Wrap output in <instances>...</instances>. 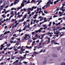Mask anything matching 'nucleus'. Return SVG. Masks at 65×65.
<instances>
[{"instance_id":"obj_1","label":"nucleus","mask_w":65,"mask_h":65,"mask_svg":"<svg viewBox=\"0 0 65 65\" xmlns=\"http://www.w3.org/2000/svg\"><path fill=\"white\" fill-rule=\"evenodd\" d=\"M61 27V26H59L58 27H57L56 29L55 30L56 31V32H58L59 31H61V30H60L61 27Z\"/></svg>"},{"instance_id":"obj_2","label":"nucleus","mask_w":65,"mask_h":65,"mask_svg":"<svg viewBox=\"0 0 65 65\" xmlns=\"http://www.w3.org/2000/svg\"><path fill=\"white\" fill-rule=\"evenodd\" d=\"M51 2L52 1H50V0H49V1L47 3V5L46 6V7H48L50 6V3L52 2Z\"/></svg>"},{"instance_id":"obj_3","label":"nucleus","mask_w":65,"mask_h":65,"mask_svg":"<svg viewBox=\"0 0 65 65\" xmlns=\"http://www.w3.org/2000/svg\"><path fill=\"white\" fill-rule=\"evenodd\" d=\"M64 32H61L60 33V37H62L64 35Z\"/></svg>"},{"instance_id":"obj_4","label":"nucleus","mask_w":65,"mask_h":65,"mask_svg":"<svg viewBox=\"0 0 65 65\" xmlns=\"http://www.w3.org/2000/svg\"><path fill=\"white\" fill-rule=\"evenodd\" d=\"M21 50L22 51V53H25V52H24V51H25V49H23V48H21Z\"/></svg>"},{"instance_id":"obj_5","label":"nucleus","mask_w":65,"mask_h":65,"mask_svg":"<svg viewBox=\"0 0 65 65\" xmlns=\"http://www.w3.org/2000/svg\"><path fill=\"white\" fill-rule=\"evenodd\" d=\"M52 57H57V55H56L55 54H52Z\"/></svg>"},{"instance_id":"obj_6","label":"nucleus","mask_w":65,"mask_h":65,"mask_svg":"<svg viewBox=\"0 0 65 65\" xmlns=\"http://www.w3.org/2000/svg\"><path fill=\"white\" fill-rule=\"evenodd\" d=\"M38 54V53L35 51L33 54V55H37Z\"/></svg>"},{"instance_id":"obj_7","label":"nucleus","mask_w":65,"mask_h":65,"mask_svg":"<svg viewBox=\"0 0 65 65\" xmlns=\"http://www.w3.org/2000/svg\"><path fill=\"white\" fill-rule=\"evenodd\" d=\"M27 37L26 36H25V37H22V40H25V39H26L27 38Z\"/></svg>"},{"instance_id":"obj_8","label":"nucleus","mask_w":65,"mask_h":65,"mask_svg":"<svg viewBox=\"0 0 65 65\" xmlns=\"http://www.w3.org/2000/svg\"><path fill=\"white\" fill-rule=\"evenodd\" d=\"M5 56V55H3V56L2 57V59L0 60V61H2V60H3V58H4V57Z\"/></svg>"},{"instance_id":"obj_9","label":"nucleus","mask_w":65,"mask_h":65,"mask_svg":"<svg viewBox=\"0 0 65 65\" xmlns=\"http://www.w3.org/2000/svg\"><path fill=\"white\" fill-rule=\"evenodd\" d=\"M55 28H56V27L55 26L53 27H52V29H53V31H55L56 30Z\"/></svg>"},{"instance_id":"obj_10","label":"nucleus","mask_w":65,"mask_h":65,"mask_svg":"<svg viewBox=\"0 0 65 65\" xmlns=\"http://www.w3.org/2000/svg\"><path fill=\"white\" fill-rule=\"evenodd\" d=\"M11 14H13L14 15V14H13V12H14L13 11H11Z\"/></svg>"},{"instance_id":"obj_11","label":"nucleus","mask_w":65,"mask_h":65,"mask_svg":"<svg viewBox=\"0 0 65 65\" xmlns=\"http://www.w3.org/2000/svg\"><path fill=\"white\" fill-rule=\"evenodd\" d=\"M51 42L52 43H54V42H55V40H52L51 41Z\"/></svg>"},{"instance_id":"obj_12","label":"nucleus","mask_w":65,"mask_h":65,"mask_svg":"<svg viewBox=\"0 0 65 65\" xmlns=\"http://www.w3.org/2000/svg\"><path fill=\"white\" fill-rule=\"evenodd\" d=\"M46 61H43V64H46Z\"/></svg>"},{"instance_id":"obj_13","label":"nucleus","mask_w":65,"mask_h":65,"mask_svg":"<svg viewBox=\"0 0 65 65\" xmlns=\"http://www.w3.org/2000/svg\"><path fill=\"white\" fill-rule=\"evenodd\" d=\"M20 58H21V60H24L25 59H24L23 57L22 56H20Z\"/></svg>"},{"instance_id":"obj_14","label":"nucleus","mask_w":65,"mask_h":65,"mask_svg":"<svg viewBox=\"0 0 65 65\" xmlns=\"http://www.w3.org/2000/svg\"><path fill=\"white\" fill-rule=\"evenodd\" d=\"M10 45L9 44H7L6 45L7 46V47H9Z\"/></svg>"},{"instance_id":"obj_15","label":"nucleus","mask_w":65,"mask_h":65,"mask_svg":"<svg viewBox=\"0 0 65 65\" xmlns=\"http://www.w3.org/2000/svg\"><path fill=\"white\" fill-rule=\"evenodd\" d=\"M22 63H24V64H27V62L26 61H24Z\"/></svg>"},{"instance_id":"obj_16","label":"nucleus","mask_w":65,"mask_h":65,"mask_svg":"<svg viewBox=\"0 0 65 65\" xmlns=\"http://www.w3.org/2000/svg\"><path fill=\"white\" fill-rule=\"evenodd\" d=\"M14 2V5H16V4H17V2L15 1V2Z\"/></svg>"},{"instance_id":"obj_17","label":"nucleus","mask_w":65,"mask_h":65,"mask_svg":"<svg viewBox=\"0 0 65 65\" xmlns=\"http://www.w3.org/2000/svg\"><path fill=\"white\" fill-rule=\"evenodd\" d=\"M63 30H65V27H63L62 28H61V29H60V30H63Z\"/></svg>"},{"instance_id":"obj_18","label":"nucleus","mask_w":65,"mask_h":65,"mask_svg":"<svg viewBox=\"0 0 65 65\" xmlns=\"http://www.w3.org/2000/svg\"><path fill=\"white\" fill-rule=\"evenodd\" d=\"M43 47V46H39L38 47V49H39V48H41V47Z\"/></svg>"},{"instance_id":"obj_19","label":"nucleus","mask_w":65,"mask_h":65,"mask_svg":"<svg viewBox=\"0 0 65 65\" xmlns=\"http://www.w3.org/2000/svg\"><path fill=\"white\" fill-rule=\"evenodd\" d=\"M28 14H30V10H28Z\"/></svg>"},{"instance_id":"obj_20","label":"nucleus","mask_w":65,"mask_h":65,"mask_svg":"<svg viewBox=\"0 0 65 65\" xmlns=\"http://www.w3.org/2000/svg\"><path fill=\"white\" fill-rule=\"evenodd\" d=\"M21 6H22V7H24V4H23V3H22L21 4Z\"/></svg>"},{"instance_id":"obj_21","label":"nucleus","mask_w":65,"mask_h":65,"mask_svg":"<svg viewBox=\"0 0 65 65\" xmlns=\"http://www.w3.org/2000/svg\"><path fill=\"white\" fill-rule=\"evenodd\" d=\"M44 13H46V14L48 13V12H47V11H44Z\"/></svg>"},{"instance_id":"obj_22","label":"nucleus","mask_w":65,"mask_h":65,"mask_svg":"<svg viewBox=\"0 0 65 65\" xmlns=\"http://www.w3.org/2000/svg\"><path fill=\"white\" fill-rule=\"evenodd\" d=\"M28 42H32V40L31 39L29 40L28 41Z\"/></svg>"},{"instance_id":"obj_23","label":"nucleus","mask_w":65,"mask_h":65,"mask_svg":"<svg viewBox=\"0 0 65 65\" xmlns=\"http://www.w3.org/2000/svg\"><path fill=\"white\" fill-rule=\"evenodd\" d=\"M9 11V10H8L7 11H5V14H6V13H7V12H8Z\"/></svg>"},{"instance_id":"obj_24","label":"nucleus","mask_w":65,"mask_h":65,"mask_svg":"<svg viewBox=\"0 0 65 65\" xmlns=\"http://www.w3.org/2000/svg\"><path fill=\"white\" fill-rule=\"evenodd\" d=\"M49 43H50V40H48L47 43V44H49Z\"/></svg>"},{"instance_id":"obj_25","label":"nucleus","mask_w":65,"mask_h":65,"mask_svg":"<svg viewBox=\"0 0 65 65\" xmlns=\"http://www.w3.org/2000/svg\"><path fill=\"white\" fill-rule=\"evenodd\" d=\"M25 36H26V37L27 38V36H29V35L28 34L27 35V34L25 35Z\"/></svg>"},{"instance_id":"obj_26","label":"nucleus","mask_w":65,"mask_h":65,"mask_svg":"<svg viewBox=\"0 0 65 65\" xmlns=\"http://www.w3.org/2000/svg\"><path fill=\"white\" fill-rule=\"evenodd\" d=\"M54 44L56 45V44H59V43H57V42H55L54 43Z\"/></svg>"},{"instance_id":"obj_27","label":"nucleus","mask_w":65,"mask_h":65,"mask_svg":"<svg viewBox=\"0 0 65 65\" xmlns=\"http://www.w3.org/2000/svg\"><path fill=\"white\" fill-rule=\"evenodd\" d=\"M7 33V31H6L4 33V34L3 35H5V34H6Z\"/></svg>"},{"instance_id":"obj_28","label":"nucleus","mask_w":65,"mask_h":65,"mask_svg":"<svg viewBox=\"0 0 65 65\" xmlns=\"http://www.w3.org/2000/svg\"><path fill=\"white\" fill-rule=\"evenodd\" d=\"M57 50H58V51H59V50H61V48L60 47H58L57 48Z\"/></svg>"},{"instance_id":"obj_29","label":"nucleus","mask_w":65,"mask_h":65,"mask_svg":"<svg viewBox=\"0 0 65 65\" xmlns=\"http://www.w3.org/2000/svg\"><path fill=\"white\" fill-rule=\"evenodd\" d=\"M61 65H65V63L64 62H63L61 64Z\"/></svg>"},{"instance_id":"obj_30","label":"nucleus","mask_w":65,"mask_h":65,"mask_svg":"<svg viewBox=\"0 0 65 65\" xmlns=\"http://www.w3.org/2000/svg\"><path fill=\"white\" fill-rule=\"evenodd\" d=\"M57 1H55L54 2V4H56L57 3Z\"/></svg>"},{"instance_id":"obj_31","label":"nucleus","mask_w":65,"mask_h":65,"mask_svg":"<svg viewBox=\"0 0 65 65\" xmlns=\"http://www.w3.org/2000/svg\"><path fill=\"white\" fill-rule=\"evenodd\" d=\"M31 8H28V9H27V10H28H28H31Z\"/></svg>"},{"instance_id":"obj_32","label":"nucleus","mask_w":65,"mask_h":65,"mask_svg":"<svg viewBox=\"0 0 65 65\" xmlns=\"http://www.w3.org/2000/svg\"><path fill=\"white\" fill-rule=\"evenodd\" d=\"M15 21V19H12V22H14V21Z\"/></svg>"},{"instance_id":"obj_33","label":"nucleus","mask_w":65,"mask_h":65,"mask_svg":"<svg viewBox=\"0 0 65 65\" xmlns=\"http://www.w3.org/2000/svg\"><path fill=\"white\" fill-rule=\"evenodd\" d=\"M7 47H6V48H3V50H4L5 51V50H7Z\"/></svg>"},{"instance_id":"obj_34","label":"nucleus","mask_w":65,"mask_h":65,"mask_svg":"<svg viewBox=\"0 0 65 65\" xmlns=\"http://www.w3.org/2000/svg\"><path fill=\"white\" fill-rule=\"evenodd\" d=\"M35 32H32L31 33L32 34V35H33L35 34Z\"/></svg>"},{"instance_id":"obj_35","label":"nucleus","mask_w":65,"mask_h":65,"mask_svg":"<svg viewBox=\"0 0 65 65\" xmlns=\"http://www.w3.org/2000/svg\"><path fill=\"white\" fill-rule=\"evenodd\" d=\"M2 0H0V3L1 4L3 2Z\"/></svg>"},{"instance_id":"obj_36","label":"nucleus","mask_w":65,"mask_h":65,"mask_svg":"<svg viewBox=\"0 0 65 65\" xmlns=\"http://www.w3.org/2000/svg\"><path fill=\"white\" fill-rule=\"evenodd\" d=\"M49 35H50V34H53V32H49Z\"/></svg>"},{"instance_id":"obj_37","label":"nucleus","mask_w":65,"mask_h":65,"mask_svg":"<svg viewBox=\"0 0 65 65\" xmlns=\"http://www.w3.org/2000/svg\"><path fill=\"white\" fill-rule=\"evenodd\" d=\"M33 7H32V8H31V11H32V10H33Z\"/></svg>"},{"instance_id":"obj_38","label":"nucleus","mask_w":65,"mask_h":65,"mask_svg":"<svg viewBox=\"0 0 65 65\" xmlns=\"http://www.w3.org/2000/svg\"><path fill=\"white\" fill-rule=\"evenodd\" d=\"M32 39L33 40H36V38L35 37L34 38H32Z\"/></svg>"},{"instance_id":"obj_39","label":"nucleus","mask_w":65,"mask_h":65,"mask_svg":"<svg viewBox=\"0 0 65 65\" xmlns=\"http://www.w3.org/2000/svg\"><path fill=\"white\" fill-rule=\"evenodd\" d=\"M23 2H25V3H26V2H27V1H26L25 0H23Z\"/></svg>"},{"instance_id":"obj_40","label":"nucleus","mask_w":65,"mask_h":65,"mask_svg":"<svg viewBox=\"0 0 65 65\" xmlns=\"http://www.w3.org/2000/svg\"><path fill=\"white\" fill-rule=\"evenodd\" d=\"M39 35L38 36H36L35 38H36V39H37V38H38V37L39 36Z\"/></svg>"},{"instance_id":"obj_41","label":"nucleus","mask_w":65,"mask_h":65,"mask_svg":"<svg viewBox=\"0 0 65 65\" xmlns=\"http://www.w3.org/2000/svg\"><path fill=\"white\" fill-rule=\"evenodd\" d=\"M51 29V28L50 27L48 28H47V29L48 30H50Z\"/></svg>"},{"instance_id":"obj_42","label":"nucleus","mask_w":65,"mask_h":65,"mask_svg":"<svg viewBox=\"0 0 65 65\" xmlns=\"http://www.w3.org/2000/svg\"><path fill=\"white\" fill-rule=\"evenodd\" d=\"M35 0H32L31 1V2H35Z\"/></svg>"},{"instance_id":"obj_43","label":"nucleus","mask_w":65,"mask_h":65,"mask_svg":"<svg viewBox=\"0 0 65 65\" xmlns=\"http://www.w3.org/2000/svg\"><path fill=\"white\" fill-rule=\"evenodd\" d=\"M46 50V49H44V50H43V53H44V52H45Z\"/></svg>"},{"instance_id":"obj_44","label":"nucleus","mask_w":65,"mask_h":65,"mask_svg":"<svg viewBox=\"0 0 65 65\" xmlns=\"http://www.w3.org/2000/svg\"><path fill=\"white\" fill-rule=\"evenodd\" d=\"M24 21V19H22L21 20V22H23V21Z\"/></svg>"},{"instance_id":"obj_45","label":"nucleus","mask_w":65,"mask_h":65,"mask_svg":"<svg viewBox=\"0 0 65 65\" xmlns=\"http://www.w3.org/2000/svg\"><path fill=\"white\" fill-rule=\"evenodd\" d=\"M30 24H28V25H27V27H30Z\"/></svg>"},{"instance_id":"obj_46","label":"nucleus","mask_w":65,"mask_h":65,"mask_svg":"<svg viewBox=\"0 0 65 65\" xmlns=\"http://www.w3.org/2000/svg\"><path fill=\"white\" fill-rule=\"evenodd\" d=\"M21 47V46H19L18 47H17V49H20Z\"/></svg>"},{"instance_id":"obj_47","label":"nucleus","mask_w":65,"mask_h":65,"mask_svg":"<svg viewBox=\"0 0 65 65\" xmlns=\"http://www.w3.org/2000/svg\"><path fill=\"white\" fill-rule=\"evenodd\" d=\"M19 62V65H22V63L21 62Z\"/></svg>"},{"instance_id":"obj_48","label":"nucleus","mask_w":65,"mask_h":65,"mask_svg":"<svg viewBox=\"0 0 65 65\" xmlns=\"http://www.w3.org/2000/svg\"><path fill=\"white\" fill-rule=\"evenodd\" d=\"M63 14H62V13H61V14H60V15L59 16V17H61V16H62V15Z\"/></svg>"},{"instance_id":"obj_49","label":"nucleus","mask_w":65,"mask_h":65,"mask_svg":"<svg viewBox=\"0 0 65 65\" xmlns=\"http://www.w3.org/2000/svg\"><path fill=\"white\" fill-rule=\"evenodd\" d=\"M15 27V26L13 25L12 26V29H14V28Z\"/></svg>"},{"instance_id":"obj_50","label":"nucleus","mask_w":65,"mask_h":65,"mask_svg":"<svg viewBox=\"0 0 65 65\" xmlns=\"http://www.w3.org/2000/svg\"><path fill=\"white\" fill-rule=\"evenodd\" d=\"M18 52L17 51V52H15V53L14 54L15 55V54H18Z\"/></svg>"},{"instance_id":"obj_51","label":"nucleus","mask_w":65,"mask_h":65,"mask_svg":"<svg viewBox=\"0 0 65 65\" xmlns=\"http://www.w3.org/2000/svg\"><path fill=\"white\" fill-rule=\"evenodd\" d=\"M13 41H10V42L12 44L13 43Z\"/></svg>"},{"instance_id":"obj_52","label":"nucleus","mask_w":65,"mask_h":65,"mask_svg":"<svg viewBox=\"0 0 65 65\" xmlns=\"http://www.w3.org/2000/svg\"><path fill=\"white\" fill-rule=\"evenodd\" d=\"M38 15V14H36V15H35L34 16L35 17H36Z\"/></svg>"},{"instance_id":"obj_53","label":"nucleus","mask_w":65,"mask_h":65,"mask_svg":"<svg viewBox=\"0 0 65 65\" xmlns=\"http://www.w3.org/2000/svg\"><path fill=\"white\" fill-rule=\"evenodd\" d=\"M39 46H40V45H41V43H39Z\"/></svg>"},{"instance_id":"obj_54","label":"nucleus","mask_w":65,"mask_h":65,"mask_svg":"<svg viewBox=\"0 0 65 65\" xmlns=\"http://www.w3.org/2000/svg\"><path fill=\"white\" fill-rule=\"evenodd\" d=\"M38 31V32H41V29H39Z\"/></svg>"},{"instance_id":"obj_55","label":"nucleus","mask_w":65,"mask_h":65,"mask_svg":"<svg viewBox=\"0 0 65 65\" xmlns=\"http://www.w3.org/2000/svg\"><path fill=\"white\" fill-rule=\"evenodd\" d=\"M43 49H42V50H41L40 51V53H42V52H43Z\"/></svg>"},{"instance_id":"obj_56","label":"nucleus","mask_w":65,"mask_h":65,"mask_svg":"<svg viewBox=\"0 0 65 65\" xmlns=\"http://www.w3.org/2000/svg\"><path fill=\"white\" fill-rule=\"evenodd\" d=\"M33 7L34 8V9H36V8H37V7H34V6H33Z\"/></svg>"},{"instance_id":"obj_57","label":"nucleus","mask_w":65,"mask_h":65,"mask_svg":"<svg viewBox=\"0 0 65 65\" xmlns=\"http://www.w3.org/2000/svg\"><path fill=\"white\" fill-rule=\"evenodd\" d=\"M18 17H19V18H21V15H19L18 16Z\"/></svg>"},{"instance_id":"obj_58","label":"nucleus","mask_w":65,"mask_h":65,"mask_svg":"<svg viewBox=\"0 0 65 65\" xmlns=\"http://www.w3.org/2000/svg\"><path fill=\"white\" fill-rule=\"evenodd\" d=\"M14 14H15L17 15V11H15L14 13Z\"/></svg>"},{"instance_id":"obj_59","label":"nucleus","mask_w":65,"mask_h":65,"mask_svg":"<svg viewBox=\"0 0 65 65\" xmlns=\"http://www.w3.org/2000/svg\"><path fill=\"white\" fill-rule=\"evenodd\" d=\"M49 33L48 32L47 33L45 34L46 35H49Z\"/></svg>"},{"instance_id":"obj_60","label":"nucleus","mask_w":65,"mask_h":65,"mask_svg":"<svg viewBox=\"0 0 65 65\" xmlns=\"http://www.w3.org/2000/svg\"><path fill=\"white\" fill-rule=\"evenodd\" d=\"M13 48V47H11L9 48V50H12Z\"/></svg>"},{"instance_id":"obj_61","label":"nucleus","mask_w":65,"mask_h":65,"mask_svg":"<svg viewBox=\"0 0 65 65\" xmlns=\"http://www.w3.org/2000/svg\"><path fill=\"white\" fill-rule=\"evenodd\" d=\"M56 24V23H55V22H53V25H55Z\"/></svg>"},{"instance_id":"obj_62","label":"nucleus","mask_w":65,"mask_h":65,"mask_svg":"<svg viewBox=\"0 0 65 65\" xmlns=\"http://www.w3.org/2000/svg\"><path fill=\"white\" fill-rule=\"evenodd\" d=\"M30 0H28V1L27 2L28 3H30Z\"/></svg>"},{"instance_id":"obj_63","label":"nucleus","mask_w":65,"mask_h":65,"mask_svg":"<svg viewBox=\"0 0 65 65\" xmlns=\"http://www.w3.org/2000/svg\"><path fill=\"white\" fill-rule=\"evenodd\" d=\"M13 3H11V5H10V6H12L13 5Z\"/></svg>"},{"instance_id":"obj_64","label":"nucleus","mask_w":65,"mask_h":65,"mask_svg":"<svg viewBox=\"0 0 65 65\" xmlns=\"http://www.w3.org/2000/svg\"><path fill=\"white\" fill-rule=\"evenodd\" d=\"M34 14V12H32L31 13V15H33Z\"/></svg>"}]
</instances>
